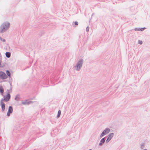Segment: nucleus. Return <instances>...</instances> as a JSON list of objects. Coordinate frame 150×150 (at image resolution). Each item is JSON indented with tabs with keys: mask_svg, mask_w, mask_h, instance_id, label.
Here are the masks:
<instances>
[{
	"mask_svg": "<svg viewBox=\"0 0 150 150\" xmlns=\"http://www.w3.org/2000/svg\"><path fill=\"white\" fill-rule=\"evenodd\" d=\"M3 96L4 98L1 99L0 100V105L1 107L2 110L3 111H4L5 110V104L3 102V101L8 102L11 98V95L9 92H8L5 96Z\"/></svg>",
	"mask_w": 150,
	"mask_h": 150,
	"instance_id": "f257e3e1",
	"label": "nucleus"
},
{
	"mask_svg": "<svg viewBox=\"0 0 150 150\" xmlns=\"http://www.w3.org/2000/svg\"><path fill=\"white\" fill-rule=\"evenodd\" d=\"M10 25L9 22H4L0 27V33H3L6 31L9 28Z\"/></svg>",
	"mask_w": 150,
	"mask_h": 150,
	"instance_id": "f03ea898",
	"label": "nucleus"
},
{
	"mask_svg": "<svg viewBox=\"0 0 150 150\" xmlns=\"http://www.w3.org/2000/svg\"><path fill=\"white\" fill-rule=\"evenodd\" d=\"M83 62V59H80L77 62L76 65L74 66L75 69L77 71H79L82 67Z\"/></svg>",
	"mask_w": 150,
	"mask_h": 150,
	"instance_id": "7ed1b4c3",
	"label": "nucleus"
},
{
	"mask_svg": "<svg viewBox=\"0 0 150 150\" xmlns=\"http://www.w3.org/2000/svg\"><path fill=\"white\" fill-rule=\"evenodd\" d=\"M110 131V129L109 128H106L105 130H104L103 131L102 133L100 135V138H101L103 136H104L105 135H106L107 134L109 133Z\"/></svg>",
	"mask_w": 150,
	"mask_h": 150,
	"instance_id": "20e7f679",
	"label": "nucleus"
},
{
	"mask_svg": "<svg viewBox=\"0 0 150 150\" xmlns=\"http://www.w3.org/2000/svg\"><path fill=\"white\" fill-rule=\"evenodd\" d=\"M8 78L7 76L3 71H0V78L2 79H6Z\"/></svg>",
	"mask_w": 150,
	"mask_h": 150,
	"instance_id": "39448f33",
	"label": "nucleus"
},
{
	"mask_svg": "<svg viewBox=\"0 0 150 150\" xmlns=\"http://www.w3.org/2000/svg\"><path fill=\"white\" fill-rule=\"evenodd\" d=\"M113 135L114 133H110L108 136V138L105 142L106 143H108L110 141L112 138L113 137Z\"/></svg>",
	"mask_w": 150,
	"mask_h": 150,
	"instance_id": "423d86ee",
	"label": "nucleus"
},
{
	"mask_svg": "<svg viewBox=\"0 0 150 150\" xmlns=\"http://www.w3.org/2000/svg\"><path fill=\"white\" fill-rule=\"evenodd\" d=\"M13 108L12 106H9L8 108V110L7 112V115L8 116H9L10 114L13 112Z\"/></svg>",
	"mask_w": 150,
	"mask_h": 150,
	"instance_id": "0eeeda50",
	"label": "nucleus"
},
{
	"mask_svg": "<svg viewBox=\"0 0 150 150\" xmlns=\"http://www.w3.org/2000/svg\"><path fill=\"white\" fill-rule=\"evenodd\" d=\"M105 137L103 138L100 141V143L99 144V146H101L103 144H104L105 142Z\"/></svg>",
	"mask_w": 150,
	"mask_h": 150,
	"instance_id": "6e6552de",
	"label": "nucleus"
},
{
	"mask_svg": "<svg viewBox=\"0 0 150 150\" xmlns=\"http://www.w3.org/2000/svg\"><path fill=\"white\" fill-rule=\"evenodd\" d=\"M4 89L2 86H0V93L2 96H4Z\"/></svg>",
	"mask_w": 150,
	"mask_h": 150,
	"instance_id": "1a4fd4ad",
	"label": "nucleus"
},
{
	"mask_svg": "<svg viewBox=\"0 0 150 150\" xmlns=\"http://www.w3.org/2000/svg\"><path fill=\"white\" fill-rule=\"evenodd\" d=\"M6 73L8 77L9 80H10V78H11V79H12V78L11 76V74L10 71L8 70H7L6 71Z\"/></svg>",
	"mask_w": 150,
	"mask_h": 150,
	"instance_id": "9d476101",
	"label": "nucleus"
},
{
	"mask_svg": "<svg viewBox=\"0 0 150 150\" xmlns=\"http://www.w3.org/2000/svg\"><path fill=\"white\" fill-rule=\"evenodd\" d=\"M6 57L8 58H9L10 57L11 55V53L9 52H6L5 53Z\"/></svg>",
	"mask_w": 150,
	"mask_h": 150,
	"instance_id": "9b49d317",
	"label": "nucleus"
},
{
	"mask_svg": "<svg viewBox=\"0 0 150 150\" xmlns=\"http://www.w3.org/2000/svg\"><path fill=\"white\" fill-rule=\"evenodd\" d=\"M20 95L19 94H18L16 95V97L15 98V100L16 101H19L20 100Z\"/></svg>",
	"mask_w": 150,
	"mask_h": 150,
	"instance_id": "f8f14e48",
	"label": "nucleus"
},
{
	"mask_svg": "<svg viewBox=\"0 0 150 150\" xmlns=\"http://www.w3.org/2000/svg\"><path fill=\"white\" fill-rule=\"evenodd\" d=\"M61 114V111L60 110H59L58 111L57 115V118H59L60 117Z\"/></svg>",
	"mask_w": 150,
	"mask_h": 150,
	"instance_id": "ddd939ff",
	"label": "nucleus"
},
{
	"mask_svg": "<svg viewBox=\"0 0 150 150\" xmlns=\"http://www.w3.org/2000/svg\"><path fill=\"white\" fill-rule=\"evenodd\" d=\"M22 103L24 105H26V104L28 105V101L27 100H26L25 101L22 102Z\"/></svg>",
	"mask_w": 150,
	"mask_h": 150,
	"instance_id": "4468645a",
	"label": "nucleus"
},
{
	"mask_svg": "<svg viewBox=\"0 0 150 150\" xmlns=\"http://www.w3.org/2000/svg\"><path fill=\"white\" fill-rule=\"evenodd\" d=\"M0 40L3 42H5L6 41V40L5 39L2 38L1 37H0Z\"/></svg>",
	"mask_w": 150,
	"mask_h": 150,
	"instance_id": "2eb2a0df",
	"label": "nucleus"
},
{
	"mask_svg": "<svg viewBox=\"0 0 150 150\" xmlns=\"http://www.w3.org/2000/svg\"><path fill=\"white\" fill-rule=\"evenodd\" d=\"M146 28L145 27L141 28L140 29V31H143L144 29H146Z\"/></svg>",
	"mask_w": 150,
	"mask_h": 150,
	"instance_id": "dca6fc26",
	"label": "nucleus"
},
{
	"mask_svg": "<svg viewBox=\"0 0 150 150\" xmlns=\"http://www.w3.org/2000/svg\"><path fill=\"white\" fill-rule=\"evenodd\" d=\"M144 147V144H142L141 146V148L142 149H143Z\"/></svg>",
	"mask_w": 150,
	"mask_h": 150,
	"instance_id": "f3484780",
	"label": "nucleus"
},
{
	"mask_svg": "<svg viewBox=\"0 0 150 150\" xmlns=\"http://www.w3.org/2000/svg\"><path fill=\"white\" fill-rule=\"evenodd\" d=\"M140 28H135L134 29V30L135 31H140Z\"/></svg>",
	"mask_w": 150,
	"mask_h": 150,
	"instance_id": "a211bd4d",
	"label": "nucleus"
},
{
	"mask_svg": "<svg viewBox=\"0 0 150 150\" xmlns=\"http://www.w3.org/2000/svg\"><path fill=\"white\" fill-rule=\"evenodd\" d=\"M89 26H87L86 28V31L87 32H88L89 31Z\"/></svg>",
	"mask_w": 150,
	"mask_h": 150,
	"instance_id": "6ab92c4d",
	"label": "nucleus"
},
{
	"mask_svg": "<svg viewBox=\"0 0 150 150\" xmlns=\"http://www.w3.org/2000/svg\"><path fill=\"white\" fill-rule=\"evenodd\" d=\"M74 24L75 25H78V22L76 21L74 22Z\"/></svg>",
	"mask_w": 150,
	"mask_h": 150,
	"instance_id": "aec40b11",
	"label": "nucleus"
},
{
	"mask_svg": "<svg viewBox=\"0 0 150 150\" xmlns=\"http://www.w3.org/2000/svg\"><path fill=\"white\" fill-rule=\"evenodd\" d=\"M138 42L139 43L140 45H141L142 43V41L139 40L138 41Z\"/></svg>",
	"mask_w": 150,
	"mask_h": 150,
	"instance_id": "412c9836",
	"label": "nucleus"
},
{
	"mask_svg": "<svg viewBox=\"0 0 150 150\" xmlns=\"http://www.w3.org/2000/svg\"><path fill=\"white\" fill-rule=\"evenodd\" d=\"M33 103V102L31 101H28V105L30 104H31V103Z\"/></svg>",
	"mask_w": 150,
	"mask_h": 150,
	"instance_id": "4be33fe9",
	"label": "nucleus"
},
{
	"mask_svg": "<svg viewBox=\"0 0 150 150\" xmlns=\"http://www.w3.org/2000/svg\"><path fill=\"white\" fill-rule=\"evenodd\" d=\"M9 83L10 84V86H11L12 81H10Z\"/></svg>",
	"mask_w": 150,
	"mask_h": 150,
	"instance_id": "5701e85b",
	"label": "nucleus"
},
{
	"mask_svg": "<svg viewBox=\"0 0 150 150\" xmlns=\"http://www.w3.org/2000/svg\"><path fill=\"white\" fill-rule=\"evenodd\" d=\"M1 61L0 60V66H1Z\"/></svg>",
	"mask_w": 150,
	"mask_h": 150,
	"instance_id": "b1692460",
	"label": "nucleus"
},
{
	"mask_svg": "<svg viewBox=\"0 0 150 150\" xmlns=\"http://www.w3.org/2000/svg\"><path fill=\"white\" fill-rule=\"evenodd\" d=\"M4 67V65H2V66L1 65V67L2 68H3Z\"/></svg>",
	"mask_w": 150,
	"mask_h": 150,
	"instance_id": "393cba45",
	"label": "nucleus"
},
{
	"mask_svg": "<svg viewBox=\"0 0 150 150\" xmlns=\"http://www.w3.org/2000/svg\"><path fill=\"white\" fill-rule=\"evenodd\" d=\"M10 81H12V79H11V78H10V80H9Z\"/></svg>",
	"mask_w": 150,
	"mask_h": 150,
	"instance_id": "a878e982",
	"label": "nucleus"
},
{
	"mask_svg": "<svg viewBox=\"0 0 150 150\" xmlns=\"http://www.w3.org/2000/svg\"><path fill=\"white\" fill-rule=\"evenodd\" d=\"M88 150H92L91 149H89Z\"/></svg>",
	"mask_w": 150,
	"mask_h": 150,
	"instance_id": "bb28decb",
	"label": "nucleus"
},
{
	"mask_svg": "<svg viewBox=\"0 0 150 150\" xmlns=\"http://www.w3.org/2000/svg\"><path fill=\"white\" fill-rule=\"evenodd\" d=\"M144 150H147L146 149H145Z\"/></svg>",
	"mask_w": 150,
	"mask_h": 150,
	"instance_id": "cd10ccee",
	"label": "nucleus"
},
{
	"mask_svg": "<svg viewBox=\"0 0 150 150\" xmlns=\"http://www.w3.org/2000/svg\"><path fill=\"white\" fill-rule=\"evenodd\" d=\"M1 67V66L0 65V68Z\"/></svg>",
	"mask_w": 150,
	"mask_h": 150,
	"instance_id": "c85d7f7f",
	"label": "nucleus"
}]
</instances>
